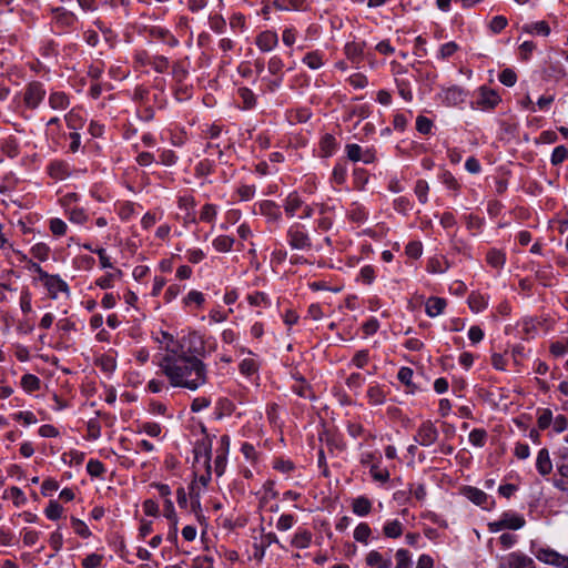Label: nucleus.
Instances as JSON below:
<instances>
[{
  "label": "nucleus",
  "instance_id": "f257e3e1",
  "mask_svg": "<svg viewBox=\"0 0 568 568\" xmlns=\"http://www.w3.org/2000/svg\"><path fill=\"white\" fill-rule=\"evenodd\" d=\"M159 366L173 387L196 390L209 379L206 365L200 358L179 354L174 347L166 349Z\"/></svg>",
  "mask_w": 568,
  "mask_h": 568
},
{
  "label": "nucleus",
  "instance_id": "f03ea898",
  "mask_svg": "<svg viewBox=\"0 0 568 568\" xmlns=\"http://www.w3.org/2000/svg\"><path fill=\"white\" fill-rule=\"evenodd\" d=\"M175 349L179 354H185L187 356H195L199 358V356L205 355V342L201 334L197 332H191L181 338L180 344Z\"/></svg>",
  "mask_w": 568,
  "mask_h": 568
},
{
  "label": "nucleus",
  "instance_id": "7ed1b4c3",
  "mask_svg": "<svg viewBox=\"0 0 568 568\" xmlns=\"http://www.w3.org/2000/svg\"><path fill=\"white\" fill-rule=\"evenodd\" d=\"M534 556L542 564L557 568H568V556L558 552L548 546H538L532 549Z\"/></svg>",
  "mask_w": 568,
  "mask_h": 568
},
{
  "label": "nucleus",
  "instance_id": "20e7f679",
  "mask_svg": "<svg viewBox=\"0 0 568 568\" xmlns=\"http://www.w3.org/2000/svg\"><path fill=\"white\" fill-rule=\"evenodd\" d=\"M43 84L38 81L30 82L23 90V103L30 110L37 109L45 97Z\"/></svg>",
  "mask_w": 568,
  "mask_h": 568
},
{
  "label": "nucleus",
  "instance_id": "39448f33",
  "mask_svg": "<svg viewBox=\"0 0 568 568\" xmlns=\"http://www.w3.org/2000/svg\"><path fill=\"white\" fill-rule=\"evenodd\" d=\"M498 568H536L531 557L521 551H513L500 557Z\"/></svg>",
  "mask_w": 568,
  "mask_h": 568
},
{
  "label": "nucleus",
  "instance_id": "423d86ee",
  "mask_svg": "<svg viewBox=\"0 0 568 568\" xmlns=\"http://www.w3.org/2000/svg\"><path fill=\"white\" fill-rule=\"evenodd\" d=\"M287 239L292 248L310 250L312 247L308 234L304 232L298 224H293L287 230Z\"/></svg>",
  "mask_w": 568,
  "mask_h": 568
},
{
  "label": "nucleus",
  "instance_id": "0eeeda50",
  "mask_svg": "<svg viewBox=\"0 0 568 568\" xmlns=\"http://www.w3.org/2000/svg\"><path fill=\"white\" fill-rule=\"evenodd\" d=\"M438 438V430L430 420L420 424L415 435V440L422 446H430Z\"/></svg>",
  "mask_w": 568,
  "mask_h": 568
},
{
  "label": "nucleus",
  "instance_id": "6e6552de",
  "mask_svg": "<svg viewBox=\"0 0 568 568\" xmlns=\"http://www.w3.org/2000/svg\"><path fill=\"white\" fill-rule=\"evenodd\" d=\"M49 292L51 298H57L58 293L69 294V286L64 280L59 275H50L47 273V277L40 280Z\"/></svg>",
  "mask_w": 568,
  "mask_h": 568
},
{
  "label": "nucleus",
  "instance_id": "1a4fd4ad",
  "mask_svg": "<svg viewBox=\"0 0 568 568\" xmlns=\"http://www.w3.org/2000/svg\"><path fill=\"white\" fill-rule=\"evenodd\" d=\"M211 449L212 443L210 438L204 437L201 440H197L193 449L195 463L203 462L205 468H210Z\"/></svg>",
  "mask_w": 568,
  "mask_h": 568
},
{
  "label": "nucleus",
  "instance_id": "9d476101",
  "mask_svg": "<svg viewBox=\"0 0 568 568\" xmlns=\"http://www.w3.org/2000/svg\"><path fill=\"white\" fill-rule=\"evenodd\" d=\"M500 102L498 93L485 87L480 88L479 95L476 100L477 108L481 110L494 109Z\"/></svg>",
  "mask_w": 568,
  "mask_h": 568
},
{
  "label": "nucleus",
  "instance_id": "9b49d317",
  "mask_svg": "<svg viewBox=\"0 0 568 568\" xmlns=\"http://www.w3.org/2000/svg\"><path fill=\"white\" fill-rule=\"evenodd\" d=\"M278 43V38L276 32L274 31H263L261 32L255 40V44L263 52H268L273 50Z\"/></svg>",
  "mask_w": 568,
  "mask_h": 568
},
{
  "label": "nucleus",
  "instance_id": "f8f14e48",
  "mask_svg": "<svg viewBox=\"0 0 568 568\" xmlns=\"http://www.w3.org/2000/svg\"><path fill=\"white\" fill-rule=\"evenodd\" d=\"M258 210L262 215L267 217L270 222H278L282 217V213L277 204L273 201L265 200L258 204Z\"/></svg>",
  "mask_w": 568,
  "mask_h": 568
},
{
  "label": "nucleus",
  "instance_id": "ddd939ff",
  "mask_svg": "<svg viewBox=\"0 0 568 568\" xmlns=\"http://www.w3.org/2000/svg\"><path fill=\"white\" fill-rule=\"evenodd\" d=\"M446 305L445 298L432 296L425 303V312L429 317H436L444 312Z\"/></svg>",
  "mask_w": 568,
  "mask_h": 568
},
{
  "label": "nucleus",
  "instance_id": "4468645a",
  "mask_svg": "<svg viewBox=\"0 0 568 568\" xmlns=\"http://www.w3.org/2000/svg\"><path fill=\"white\" fill-rule=\"evenodd\" d=\"M536 468L541 476H547L551 473L552 463L547 448H542L538 452Z\"/></svg>",
  "mask_w": 568,
  "mask_h": 568
},
{
  "label": "nucleus",
  "instance_id": "2eb2a0df",
  "mask_svg": "<svg viewBox=\"0 0 568 568\" xmlns=\"http://www.w3.org/2000/svg\"><path fill=\"white\" fill-rule=\"evenodd\" d=\"M303 200L296 192H292L284 201V211L287 216L293 217L295 213L303 207Z\"/></svg>",
  "mask_w": 568,
  "mask_h": 568
},
{
  "label": "nucleus",
  "instance_id": "dca6fc26",
  "mask_svg": "<svg viewBox=\"0 0 568 568\" xmlns=\"http://www.w3.org/2000/svg\"><path fill=\"white\" fill-rule=\"evenodd\" d=\"M311 542H312V532L304 528L297 529V531L294 534V536L291 540L292 547L298 548V549L307 548L311 545Z\"/></svg>",
  "mask_w": 568,
  "mask_h": 568
},
{
  "label": "nucleus",
  "instance_id": "f3484780",
  "mask_svg": "<svg viewBox=\"0 0 568 568\" xmlns=\"http://www.w3.org/2000/svg\"><path fill=\"white\" fill-rule=\"evenodd\" d=\"M501 520L506 529L517 530L525 526L526 521L521 515L515 513H504L501 516Z\"/></svg>",
  "mask_w": 568,
  "mask_h": 568
},
{
  "label": "nucleus",
  "instance_id": "a211bd4d",
  "mask_svg": "<svg viewBox=\"0 0 568 568\" xmlns=\"http://www.w3.org/2000/svg\"><path fill=\"white\" fill-rule=\"evenodd\" d=\"M49 105L52 110H65L69 104H70V100H69V97L64 93V92H61V91H55V92H52L50 95H49Z\"/></svg>",
  "mask_w": 568,
  "mask_h": 568
},
{
  "label": "nucleus",
  "instance_id": "6ab92c4d",
  "mask_svg": "<svg viewBox=\"0 0 568 568\" xmlns=\"http://www.w3.org/2000/svg\"><path fill=\"white\" fill-rule=\"evenodd\" d=\"M466 93L458 87H452L444 93V100L447 105H457L465 101Z\"/></svg>",
  "mask_w": 568,
  "mask_h": 568
},
{
  "label": "nucleus",
  "instance_id": "aec40b11",
  "mask_svg": "<svg viewBox=\"0 0 568 568\" xmlns=\"http://www.w3.org/2000/svg\"><path fill=\"white\" fill-rule=\"evenodd\" d=\"M366 564L374 568H389L392 565V559L384 558L381 552L372 550L366 556Z\"/></svg>",
  "mask_w": 568,
  "mask_h": 568
},
{
  "label": "nucleus",
  "instance_id": "412c9836",
  "mask_svg": "<svg viewBox=\"0 0 568 568\" xmlns=\"http://www.w3.org/2000/svg\"><path fill=\"white\" fill-rule=\"evenodd\" d=\"M372 503L365 496H359L355 498L352 503V510L354 514L358 516H366L371 513Z\"/></svg>",
  "mask_w": 568,
  "mask_h": 568
},
{
  "label": "nucleus",
  "instance_id": "4be33fe9",
  "mask_svg": "<svg viewBox=\"0 0 568 568\" xmlns=\"http://www.w3.org/2000/svg\"><path fill=\"white\" fill-rule=\"evenodd\" d=\"M1 151L13 159L19 154V143L14 136H8L1 141Z\"/></svg>",
  "mask_w": 568,
  "mask_h": 568
},
{
  "label": "nucleus",
  "instance_id": "5701e85b",
  "mask_svg": "<svg viewBox=\"0 0 568 568\" xmlns=\"http://www.w3.org/2000/svg\"><path fill=\"white\" fill-rule=\"evenodd\" d=\"M64 119L67 125L72 130L81 129L84 123L81 111L77 109H72L69 113H67Z\"/></svg>",
  "mask_w": 568,
  "mask_h": 568
},
{
  "label": "nucleus",
  "instance_id": "b1692460",
  "mask_svg": "<svg viewBox=\"0 0 568 568\" xmlns=\"http://www.w3.org/2000/svg\"><path fill=\"white\" fill-rule=\"evenodd\" d=\"M465 495L469 500L478 506H484L488 500L487 494L475 487L466 488Z\"/></svg>",
  "mask_w": 568,
  "mask_h": 568
},
{
  "label": "nucleus",
  "instance_id": "393cba45",
  "mask_svg": "<svg viewBox=\"0 0 568 568\" xmlns=\"http://www.w3.org/2000/svg\"><path fill=\"white\" fill-rule=\"evenodd\" d=\"M367 397L371 404L381 405L385 400V393L378 385H372L367 389Z\"/></svg>",
  "mask_w": 568,
  "mask_h": 568
},
{
  "label": "nucleus",
  "instance_id": "a878e982",
  "mask_svg": "<svg viewBox=\"0 0 568 568\" xmlns=\"http://www.w3.org/2000/svg\"><path fill=\"white\" fill-rule=\"evenodd\" d=\"M305 0H274V7L278 10H302Z\"/></svg>",
  "mask_w": 568,
  "mask_h": 568
},
{
  "label": "nucleus",
  "instance_id": "bb28decb",
  "mask_svg": "<svg viewBox=\"0 0 568 568\" xmlns=\"http://www.w3.org/2000/svg\"><path fill=\"white\" fill-rule=\"evenodd\" d=\"M303 62L313 70H317L323 65V55L318 51H312L305 54Z\"/></svg>",
  "mask_w": 568,
  "mask_h": 568
},
{
  "label": "nucleus",
  "instance_id": "cd10ccee",
  "mask_svg": "<svg viewBox=\"0 0 568 568\" xmlns=\"http://www.w3.org/2000/svg\"><path fill=\"white\" fill-rule=\"evenodd\" d=\"M468 305L471 311L478 313L487 307V301L483 295L471 293L468 296Z\"/></svg>",
  "mask_w": 568,
  "mask_h": 568
},
{
  "label": "nucleus",
  "instance_id": "c85d7f7f",
  "mask_svg": "<svg viewBox=\"0 0 568 568\" xmlns=\"http://www.w3.org/2000/svg\"><path fill=\"white\" fill-rule=\"evenodd\" d=\"M384 535L388 538H397L403 534V525L399 520L395 519L384 526Z\"/></svg>",
  "mask_w": 568,
  "mask_h": 568
},
{
  "label": "nucleus",
  "instance_id": "c756f323",
  "mask_svg": "<svg viewBox=\"0 0 568 568\" xmlns=\"http://www.w3.org/2000/svg\"><path fill=\"white\" fill-rule=\"evenodd\" d=\"M239 97L242 99L244 109H252L255 105L256 99L253 91L248 88H240L237 90Z\"/></svg>",
  "mask_w": 568,
  "mask_h": 568
},
{
  "label": "nucleus",
  "instance_id": "7c9ffc66",
  "mask_svg": "<svg viewBox=\"0 0 568 568\" xmlns=\"http://www.w3.org/2000/svg\"><path fill=\"white\" fill-rule=\"evenodd\" d=\"M3 498H11L13 500V504L18 507L23 505L27 501V498H26L23 491L19 487H16V486L9 488L4 493Z\"/></svg>",
  "mask_w": 568,
  "mask_h": 568
},
{
  "label": "nucleus",
  "instance_id": "2f4dec72",
  "mask_svg": "<svg viewBox=\"0 0 568 568\" xmlns=\"http://www.w3.org/2000/svg\"><path fill=\"white\" fill-rule=\"evenodd\" d=\"M234 243V239L227 235H220L213 241V246L219 252H229Z\"/></svg>",
  "mask_w": 568,
  "mask_h": 568
},
{
  "label": "nucleus",
  "instance_id": "473e14b6",
  "mask_svg": "<svg viewBox=\"0 0 568 568\" xmlns=\"http://www.w3.org/2000/svg\"><path fill=\"white\" fill-rule=\"evenodd\" d=\"M148 64L159 73H164L169 69V60L163 55L149 58Z\"/></svg>",
  "mask_w": 568,
  "mask_h": 568
},
{
  "label": "nucleus",
  "instance_id": "72a5a7b5",
  "mask_svg": "<svg viewBox=\"0 0 568 568\" xmlns=\"http://www.w3.org/2000/svg\"><path fill=\"white\" fill-rule=\"evenodd\" d=\"M487 440V432L483 428H475L469 433V442L476 447H483Z\"/></svg>",
  "mask_w": 568,
  "mask_h": 568
},
{
  "label": "nucleus",
  "instance_id": "f704fd0d",
  "mask_svg": "<svg viewBox=\"0 0 568 568\" xmlns=\"http://www.w3.org/2000/svg\"><path fill=\"white\" fill-rule=\"evenodd\" d=\"M21 386L27 392H34L40 388V379L33 374H26L21 378Z\"/></svg>",
  "mask_w": 568,
  "mask_h": 568
},
{
  "label": "nucleus",
  "instance_id": "c9c22d12",
  "mask_svg": "<svg viewBox=\"0 0 568 568\" xmlns=\"http://www.w3.org/2000/svg\"><path fill=\"white\" fill-rule=\"evenodd\" d=\"M524 30L528 33H537L541 36H548L550 32V28L545 21L527 24L524 27Z\"/></svg>",
  "mask_w": 568,
  "mask_h": 568
},
{
  "label": "nucleus",
  "instance_id": "e433bc0d",
  "mask_svg": "<svg viewBox=\"0 0 568 568\" xmlns=\"http://www.w3.org/2000/svg\"><path fill=\"white\" fill-rule=\"evenodd\" d=\"M487 263L495 268H500L505 264V255L497 250L487 253Z\"/></svg>",
  "mask_w": 568,
  "mask_h": 568
},
{
  "label": "nucleus",
  "instance_id": "4c0bfd02",
  "mask_svg": "<svg viewBox=\"0 0 568 568\" xmlns=\"http://www.w3.org/2000/svg\"><path fill=\"white\" fill-rule=\"evenodd\" d=\"M336 145H337L336 140L331 134H325L321 141V148H322V151L324 152L325 156L332 155L336 149Z\"/></svg>",
  "mask_w": 568,
  "mask_h": 568
},
{
  "label": "nucleus",
  "instance_id": "58836bf2",
  "mask_svg": "<svg viewBox=\"0 0 568 568\" xmlns=\"http://www.w3.org/2000/svg\"><path fill=\"white\" fill-rule=\"evenodd\" d=\"M49 253L50 247L44 243H37L31 247V254L42 262L49 258Z\"/></svg>",
  "mask_w": 568,
  "mask_h": 568
},
{
  "label": "nucleus",
  "instance_id": "ea45409f",
  "mask_svg": "<svg viewBox=\"0 0 568 568\" xmlns=\"http://www.w3.org/2000/svg\"><path fill=\"white\" fill-rule=\"evenodd\" d=\"M415 194L418 197L422 204L427 202V194L429 191V185L425 180H418L415 185Z\"/></svg>",
  "mask_w": 568,
  "mask_h": 568
},
{
  "label": "nucleus",
  "instance_id": "a19ab883",
  "mask_svg": "<svg viewBox=\"0 0 568 568\" xmlns=\"http://www.w3.org/2000/svg\"><path fill=\"white\" fill-rule=\"evenodd\" d=\"M258 369L257 363L253 358H244L240 363V372L245 376H251Z\"/></svg>",
  "mask_w": 568,
  "mask_h": 568
},
{
  "label": "nucleus",
  "instance_id": "79ce46f5",
  "mask_svg": "<svg viewBox=\"0 0 568 568\" xmlns=\"http://www.w3.org/2000/svg\"><path fill=\"white\" fill-rule=\"evenodd\" d=\"M295 524V517L291 514H283L276 523V528L280 531H286L291 529Z\"/></svg>",
  "mask_w": 568,
  "mask_h": 568
},
{
  "label": "nucleus",
  "instance_id": "37998d69",
  "mask_svg": "<svg viewBox=\"0 0 568 568\" xmlns=\"http://www.w3.org/2000/svg\"><path fill=\"white\" fill-rule=\"evenodd\" d=\"M371 535V528L366 523H361L354 530V538L359 542H367Z\"/></svg>",
  "mask_w": 568,
  "mask_h": 568
},
{
  "label": "nucleus",
  "instance_id": "c03bdc74",
  "mask_svg": "<svg viewBox=\"0 0 568 568\" xmlns=\"http://www.w3.org/2000/svg\"><path fill=\"white\" fill-rule=\"evenodd\" d=\"M63 513V508L60 504H58L55 500H51L45 508V515L51 520H57L61 517Z\"/></svg>",
  "mask_w": 568,
  "mask_h": 568
},
{
  "label": "nucleus",
  "instance_id": "a18cd8bd",
  "mask_svg": "<svg viewBox=\"0 0 568 568\" xmlns=\"http://www.w3.org/2000/svg\"><path fill=\"white\" fill-rule=\"evenodd\" d=\"M568 158V150L564 145L556 146L551 154V164L558 165Z\"/></svg>",
  "mask_w": 568,
  "mask_h": 568
},
{
  "label": "nucleus",
  "instance_id": "49530a36",
  "mask_svg": "<svg viewBox=\"0 0 568 568\" xmlns=\"http://www.w3.org/2000/svg\"><path fill=\"white\" fill-rule=\"evenodd\" d=\"M87 470L91 476L100 477L104 474L105 467L101 462L90 459L87 464Z\"/></svg>",
  "mask_w": 568,
  "mask_h": 568
},
{
  "label": "nucleus",
  "instance_id": "de8ad7c7",
  "mask_svg": "<svg viewBox=\"0 0 568 568\" xmlns=\"http://www.w3.org/2000/svg\"><path fill=\"white\" fill-rule=\"evenodd\" d=\"M345 150H346V153H347V158L351 161H353V162L362 161V159H363V150H362V148L358 144H355V143L347 144Z\"/></svg>",
  "mask_w": 568,
  "mask_h": 568
},
{
  "label": "nucleus",
  "instance_id": "09e8293b",
  "mask_svg": "<svg viewBox=\"0 0 568 568\" xmlns=\"http://www.w3.org/2000/svg\"><path fill=\"white\" fill-rule=\"evenodd\" d=\"M67 224L64 221H62L61 219H51L50 220V231L57 235V236H62L65 234L67 232Z\"/></svg>",
  "mask_w": 568,
  "mask_h": 568
},
{
  "label": "nucleus",
  "instance_id": "8fccbe9b",
  "mask_svg": "<svg viewBox=\"0 0 568 568\" xmlns=\"http://www.w3.org/2000/svg\"><path fill=\"white\" fill-rule=\"evenodd\" d=\"M499 81L504 85L513 87L517 81V74L511 69H504L499 74Z\"/></svg>",
  "mask_w": 568,
  "mask_h": 568
},
{
  "label": "nucleus",
  "instance_id": "3c124183",
  "mask_svg": "<svg viewBox=\"0 0 568 568\" xmlns=\"http://www.w3.org/2000/svg\"><path fill=\"white\" fill-rule=\"evenodd\" d=\"M432 128H433V122L424 116V115H418L417 119H416V130L422 133V134H428L430 133L432 131Z\"/></svg>",
  "mask_w": 568,
  "mask_h": 568
},
{
  "label": "nucleus",
  "instance_id": "603ef678",
  "mask_svg": "<svg viewBox=\"0 0 568 568\" xmlns=\"http://www.w3.org/2000/svg\"><path fill=\"white\" fill-rule=\"evenodd\" d=\"M346 168L342 164H336L332 172V180L336 184H343L346 180Z\"/></svg>",
  "mask_w": 568,
  "mask_h": 568
},
{
  "label": "nucleus",
  "instance_id": "864d4df0",
  "mask_svg": "<svg viewBox=\"0 0 568 568\" xmlns=\"http://www.w3.org/2000/svg\"><path fill=\"white\" fill-rule=\"evenodd\" d=\"M396 567L395 568H410V558L406 549H398L396 552Z\"/></svg>",
  "mask_w": 568,
  "mask_h": 568
},
{
  "label": "nucleus",
  "instance_id": "5fc2aeb1",
  "mask_svg": "<svg viewBox=\"0 0 568 568\" xmlns=\"http://www.w3.org/2000/svg\"><path fill=\"white\" fill-rule=\"evenodd\" d=\"M458 50V44L454 41L444 43L438 52L440 59H447L452 57Z\"/></svg>",
  "mask_w": 568,
  "mask_h": 568
},
{
  "label": "nucleus",
  "instance_id": "6e6d98bb",
  "mask_svg": "<svg viewBox=\"0 0 568 568\" xmlns=\"http://www.w3.org/2000/svg\"><path fill=\"white\" fill-rule=\"evenodd\" d=\"M369 359V354L367 349H362L356 352V354L352 358V364L357 368H363Z\"/></svg>",
  "mask_w": 568,
  "mask_h": 568
},
{
  "label": "nucleus",
  "instance_id": "4d7b16f0",
  "mask_svg": "<svg viewBox=\"0 0 568 568\" xmlns=\"http://www.w3.org/2000/svg\"><path fill=\"white\" fill-rule=\"evenodd\" d=\"M71 524H72V528L74 529V531L83 537V538H88L91 532L88 528V526L85 525V523H83L82 520L78 519V518H72L71 519Z\"/></svg>",
  "mask_w": 568,
  "mask_h": 568
},
{
  "label": "nucleus",
  "instance_id": "13d9d810",
  "mask_svg": "<svg viewBox=\"0 0 568 568\" xmlns=\"http://www.w3.org/2000/svg\"><path fill=\"white\" fill-rule=\"evenodd\" d=\"M204 301V295L195 290L190 291L186 297L184 298L185 305L195 304L196 306H202Z\"/></svg>",
  "mask_w": 568,
  "mask_h": 568
},
{
  "label": "nucleus",
  "instance_id": "bf43d9fd",
  "mask_svg": "<svg viewBox=\"0 0 568 568\" xmlns=\"http://www.w3.org/2000/svg\"><path fill=\"white\" fill-rule=\"evenodd\" d=\"M161 426L154 422H146L141 425V432H144L151 437H158L161 434Z\"/></svg>",
  "mask_w": 568,
  "mask_h": 568
},
{
  "label": "nucleus",
  "instance_id": "052dcab7",
  "mask_svg": "<svg viewBox=\"0 0 568 568\" xmlns=\"http://www.w3.org/2000/svg\"><path fill=\"white\" fill-rule=\"evenodd\" d=\"M369 473L372 477L377 481L385 483L389 479L388 470L379 469L375 464H372Z\"/></svg>",
  "mask_w": 568,
  "mask_h": 568
},
{
  "label": "nucleus",
  "instance_id": "680f3d73",
  "mask_svg": "<svg viewBox=\"0 0 568 568\" xmlns=\"http://www.w3.org/2000/svg\"><path fill=\"white\" fill-rule=\"evenodd\" d=\"M345 52L349 59L356 60L363 54V49L361 44L353 42L346 44Z\"/></svg>",
  "mask_w": 568,
  "mask_h": 568
},
{
  "label": "nucleus",
  "instance_id": "e2e57ef3",
  "mask_svg": "<svg viewBox=\"0 0 568 568\" xmlns=\"http://www.w3.org/2000/svg\"><path fill=\"white\" fill-rule=\"evenodd\" d=\"M364 377L359 373L351 374L346 379V385L351 389H358L364 384Z\"/></svg>",
  "mask_w": 568,
  "mask_h": 568
},
{
  "label": "nucleus",
  "instance_id": "0e129e2a",
  "mask_svg": "<svg viewBox=\"0 0 568 568\" xmlns=\"http://www.w3.org/2000/svg\"><path fill=\"white\" fill-rule=\"evenodd\" d=\"M216 215V209L212 204H205L200 213L201 221L211 222Z\"/></svg>",
  "mask_w": 568,
  "mask_h": 568
},
{
  "label": "nucleus",
  "instance_id": "69168bd1",
  "mask_svg": "<svg viewBox=\"0 0 568 568\" xmlns=\"http://www.w3.org/2000/svg\"><path fill=\"white\" fill-rule=\"evenodd\" d=\"M506 26H507V19L503 16L494 17L489 24L490 30L494 33L500 32L501 30H504L506 28Z\"/></svg>",
  "mask_w": 568,
  "mask_h": 568
},
{
  "label": "nucleus",
  "instance_id": "338daca9",
  "mask_svg": "<svg viewBox=\"0 0 568 568\" xmlns=\"http://www.w3.org/2000/svg\"><path fill=\"white\" fill-rule=\"evenodd\" d=\"M102 559L103 557L101 555L91 554L83 559L82 566L83 568H97L101 564Z\"/></svg>",
  "mask_w": 568,
  "mask_h": 568
},
{
  "label": "nucleus",
  "instance_id": "774afa93",
  "mask_svg": "<svg viewBox=\"0 0 568 568\" xmlns=\"http://www.w3.org/2000/svg\"><path fill=\"white\" fill-rule=\"evenodd\" d=\"M284 67L282 59L277 55L272 57L268 60L267 69L272 74H278Z\"/></svg>",
  "mask_w": 568,
  "mask_h": 568
}]
</instances>
